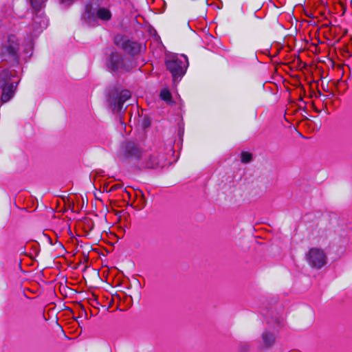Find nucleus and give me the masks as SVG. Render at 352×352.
I'll list each match as a JSON object with an SVG mask.
<instances>
[{"label":"nucleus","instance_id":"obj_20","mask_svg":"<svg viewBox=\"0 0 352 352\" xmlns=\"http://www.w3.org/2000/svg\"><path fill=\"white\" fill-rule=\"evenodd\" d=\"M47 239H48L49 243H50L51 245H53L51 238H50V237H48V236H47Z\"/></svg>","mask_w":352,"mask_h":352},{"label":"nucleus","instance_id":"obj_21","mask_svg":"<svg viewBox=\"0 0 352 352\" xmlns=\"http://www.w3.org/2000/svg\"><path fill=\"white\" fill-rule=\"evenodd\" d=\"M16 14H17V15H18V16H19V17H20V18H22V17H23V16H24V14H17V13H16Z\"/></svg>","mask_w":352,"mask_h":352},{"label":"nucleus","instance_id":"obj_1","mask_svg":"<svg viewBox=\"0 0 352 352\" xmlns=\"http://www.w3.org/2000/svg\"><path fill=\"white\" fill-rule=\"evenodd\" d=\"M146 136L144 133L125 138L121 143L117 157L122 164H140L146 168H155L158 162L155 157L148 154L145 146Z\"/></svg>","mask_w":352,"mask_h":352},{"label":"nucleus","instance_id":"obj_19","mask_svg":"<svg viewBox=\"0 0 352 352\" xmlns=\"http://www.w3.org/2000/svg\"><path fill=\"white\" fill-rule=\"evenodd\" d=\"M298 134H299V136H300V138H304V139H309V138L304 136V135H302V133H298Z\"/></svg>","mask_w":352,"mask_h":352},{"label":"nucleus","instance_id":"obj_17","mask_svg":"<svg viewBox=\"0 0 352 352\" xmlns=\"http://www.w3.org/2000/svg\"><path fill=\"white\" fill-rule=\"evenodd\" d=\"M120 188V184H116V185H113V186H111V190H117V189H118Z\"/></svg>","mask_w":352,"mask_h":352},{"label":"nucleus","instance_id":"obj_13","mask_svg":"<svg viewBox=\"0 0 352 352\" xmlns=\"http://www.w3.org/2000/svg\"><path fill=\"white\" fill-rule=\"evenodd\" d=\"M33 10L38 12L44 6L43 0H28Z\"/></svg>","mask_w":352,"mask_h":352},{"label":"nucleus","instance_id":"obj_7","mask_svg":"<svg viewBox=\"0 0 352 352\" xmlns=\"http://www.w3.org/2000/svg\"><path fill=\"white\" fill-rule=\"evenodd\" d=\"M108 98L109 104L116 109L117 112H120L124 102L131 98V92L129 90H120L116 87H109L107 89Z\"/></svg>","mask_w":352,"mask_h":352},{"label":"nucleus","instance_id":"obj_5","mask_svg":"<svg viewBox=\"0 0 352 352\" xmlns=\"http://www.w3.org/2000/svg\"><path fill=\"white\" fill-rule=\"evenodd\" d=\"M165 63L167 69L172 74L173 80L175 81L185 74L188 66V60L184 54H173L166 57Z\"/></svg>","mask_w":352,"mask_h":352},{"label":"nucleus","instance_id":"obj_14","mask_svg":"<svg viewBox=\"0 0 352 352\" xmlns=\"http://www.w3.org/2000/svg\"><path fill=\"white\" fill-rule=\"evenodd\" d=\"M253 156L252 154L247 152V151H242L241 153V162L243 164H248L252 161Z\"/></svg>","mask_w":352,"mask_h":352},{"label":"nucleus","instance_id":"obj_2","mask_svg":"<svg viewBox=\"0 0 352 352\" xmlns=\"http://www.w3.org/2000/svg\"><path fill=\"white\" fill-rule=\"evenodd\" d=\"M104 63L107 68L116 74L129 72L133 67L131 60L114 47L107 49Z\"/></svg>","mask_w":352,"mask_h":352},{"label":"nucleus","instance_id":"obj_11","mask_svg":"<svg viewBox=\"0 0 352 352\" xmlns=\"http://www.w3.org/2000/svg\"><path fill=\"white\" fill-rule=\"evenodd\" d=\"M262 340L265 346H272L275 341V336L273 331L265 330L262 334Z\"/></svg>","mask_w":352,"mask_h":352},{"label":"nucleus","instance_id":"obj_4","mask_svg":"<svg viewBox=\"0 0 352 352\" xmlns=\"http://www.w3.org/2000/svg\"><path fill=\"white\" fill-rule=\"evenodd\" d=\"M19 43L16 36L10 34L3 41L1 50L0 56L3 61L8 62L11 65L19 63Z\"/></svg>","mask_w":352,"mask_h":352},{"label":"nucleus","instance_id":"obj_8","mask_svg":"<svg viewBox=\"0 0 352 352\" xmlns=\"http://www.w3.org/2000/svg\"><path fill=\"white\" fill-rule=\"evenodd\" d=\"M113 43L118 48L131 56L138 54L143 48L141 43L129 38L127 36L119 34L114 36Z\"/></svg>","mask_w":352,"mask_h":352},{"label":"nucleus","instance_id":"obj_3","mask_svg":"<svg viewBox=\"0 0 352 352\" xmlns=\"http://www.w3.org/2000/svg\"><path fill=\"white\" fill-rule=\"evenodd\" d=\"M112 18V14L109 8L98 7L95 9L91 3H87L85 7V11L82 14L81 19L89 27L98 25V20L107 22Z\"/></svg>","mask_w":352,"mask_h":352},{"label":"nucleus","instance_id":"obj_12","mask_svg":"<svg viewBox=\"0 0 352 352\" xmlns=\"http://www.w3.org/2000/svg\"><path fill=\"white\" fill-rule=\"evenodd\" d=\"M160 98L162 100L166 102L168 104L173 102L172 95H171L170 91L167 89H163L160 91Z\"/></svg>","mask_w":352,"mask_h":352},{"label":"nucleus","instance_id":"obj_18","mask_svg":"<svg viewBox=\"0 0 352 352\" xmlns=\"http://www.w3.org/2000/svg\"><path fill=\"white\" fill-rule=\"evenodd\" d=\"M179 129L178 132H184V126L181 124H179Z\"/></svg>","mask_w":352,"mask_h":352},{"label":"nucleus","instance_id":"obj_10","mask_svg":"<svg viewBox=\"0 0 352 352\" xmlns=\"http://www.w3.org/2000/svg\"><path fill=\"white\" fill-rule=\"evenodd\" d=\"M48 25V20L42 14H36L33 16L32 23L28 27L30 36L32 38L37 36Z\"/></svg>","mask_w":352,"mask_h":352},{"label":"nucleus","instance_id":"obj_6","mask_svg":"<svg viewBox=\"0 0 352 352\" xmlns=\"http://www.w3.org/2000/svg\"><path fill=\"white\" fill-rule=\"evenodd\" d=\"M14 74L10 70L5 69L0 72V88L1 89V103L7 102L14 96L17 83L12 82Z\"/></svg>","mask_w":352,"mask_h":352},{"label":"nucleus","instance_id":"obj_16","mask_svg":"<svg viewBox=\"0 0 352 352\" xmlns=\"http://www.w3.org/2000/svg\"><path fill=\"white\" fill-rule=\"evenodd\" d=\"M119 122H120V129L118 130L119 131H122V130L125 131V129H126L125 124L123 122H122L121 120H119Z\"/></svg>","mask_w":352,"mask_h":352},{"label":"nucleus","instance_id":"obj_15","mask_svg":"<svg viewBox=\"0 0 352 352\" xmlns=\"http://www.w3.org/2000/svg\"><path fill=\"white\" fill-rule=\"evenodd\" d=\"M151 124V122L148 118H144L142 122V125L144 129H146Z\"/></svg>","mask_w":352,"mask_h":352},{"label":"nucleus","instance_id":"obj_9","mask_svg":"<svg viewBox=\"0 0 352 352\" xmlns=\"http://www.w3.org/2000/svg\"><path fill=\"white\" fill-rule=\"evenodd\" d=\"M306 256L312 267L320 269L327 263V256L321 249L311 248Z\"/></svg>","mask_w":352,"mask_h":352}]
</instances>
